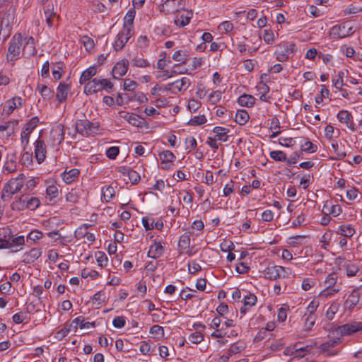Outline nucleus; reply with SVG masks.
<instances>
[{"label":"nucleus","mask_w":362,"mask_h":362,"mask_svg":"<svg viewBox=\"0 0 362 362\" xmlns=\"http://www.w3.org/2000/svg\"><path fill=\"white\" fill-rule=\"evenodd\" d=\"M124 118L134 127H136L142 130L148 129V122L145 118L141 117L140 115H124Z\"/></svg>","instance_id":"obj_9"},{"label":"nucleus","mask_w":362,"mask_h":362,"mask_svg":"<svg viewBox=\"0 0 362 362\" xmlns=\"http://www.w3.org/2000/svg\"><path fill=\"white\" fill-rule=\"evenodd\" d=\"M178 246L182 252L188 253L190 246V237L187 233L183 234L180 238Z\"/></svg>","instance_id":"obj_27"},{"label":"nucleus","mask_w":362,"mask_h":362,"mask_svg":"<svg viewBox=\"0 0 362 362\" xmlns=\"http://www.w3.org/2000/svg\"><path fill=\"white\" fill-rule=\"evenodd\" d=\"M113 88V84L107 79L94 78L88 81L84 86V93L87 95H91L103 90L110 92Z\"/></svg>","instance_id":"obj_1"},{"label":"nucleus","mask_w":362,"mask_h":362,"mask_svg":"<svg viewBox=\"0 0 362 362\" xmlns=\"http://www.w3.org/2000/svg\"><path fill=\"white\" fill-rule=\"evenodd\" d=\"M311 348L308 346L305 347H298L296 348V351L294 354V356L289 362H294L296 358H303L308 352L310 351Z\"/></svg>","instance_id":"obj_32"},{"label":"nucleus","mask_w":362,"mask_h":362,"mask_svg":"<svg viewBox=\"0 0 362 362\" xmlns=\"http://www.w3.org/2000/svg\"><path fill=\"white\" fill-rule=\"evenodd\" d=\"M319 306V303L315 300H312L306 308L305 315H317L315 312Z\"/></svg>","instance_id":"obj_50"},{"label":"nucleus","mask_w":362,"mask_h":362,"mask_svg":"<svg viewBox=\"0 0 362 362\" xmlns=\"http://www.w3.org/2000/svg\"><path fill=\"white\" fill-rule=\"evenodd\" d=\"M22 105V98L20 97H14L13 98L6 101L4 106V111L8 113L13 112L14 110L18 109Z\"/></svg>","instance_id":"obj_15"},{"label":"nucleus","mask_w":362,"mask_h":362,"mask_svg":"<svg viewBox=\"0 0 362 362\" xmlns=\"http://www.w3.org/2000/svg\"><path fill=\"white\" fill-rule=\"evenodd\" d=\"M186 149L189 151L196 148L197 146V141L194 136H189L185 139Z\"/></svg>","instance_id":"obj_52"},{"label":"nucleus","mask_w":362,"mask_h":362,"mask_svg":"<svg viewBox=\"0 0 362 362\" xmlns=\"http://www.w3.org/2000/svg\"><path fill=\"white\" fill-rule=\"evenodd\" d=\"M245 348L243 344H239L238 343L233 344L230 346L228 349V353L230 355L236 354L238 353L241 352Z\"/></svg>","instance_id":"obj_56"},{"label":"nucleus","mask_w":362,"mask_h":362,"mask_svg":"<svg viewBox=\"0 0 362 362\" xmlns=\"http://www.w3.org/2000/svg\"><path fill=\"white\" fill-rule=\"evenodd\" d=\"M88 233L86 230V227H78L74 233L75 238L78 240L85 239L86 234Z\"/></svg>","instance_id":"obj_62"},{"label":"nucleus","mask_w":362,"mask_h":362,"mask_svg":"<svg viewBox=\"0 0 362 362\" xmlns=\"http://www.w3.org/2000/svg\"><path fill=\"white\" fill-rule=\"evenodd\" d=\"M38 89L44 98H50L53 95V92L46 85L38 86Z\"/></svg>","instance_id":"obj_47"},{"label":"nucleus","mask_w":362,"mask_h":362,"mask_svg":"<svg viewBox=\"0 0 362 362\" xmlns=\"http://www.w3.org/2000/svg\"><path fill=\"white\" fill-rule=\"evenodd\" d=\"M336 233L345 238H351L355 234L356 230L350 224H342L338 227Z\"/></svg>","instance_id":"obj_22"},{"label":"nucleus","mask_w":362,"mask_h":362,"mask_svg":"<svg viewBox=\"0 0 362 362\" xmlns=\"http://www.w3.org/2000/svg\"><path fill=\"white\" fill-rule=\"evenodd\" d=\"M64 139V127L61 123L54 124L49 132L48 144L55 147L63 141Z\"/></svg>","instance_id":"obj_6"},{"label":"nucleus","mask_w":362,"mask_h":362,"mask_svg":"<svg viewBox=\"0 0 362 362\" xmlns=\"http://www.w3.org/2000/svg\"><path fill=\"white\" fill-rule=\"evenodd\" d=\"M257 301V298L253 293H250L245 296L243 299V305L240 308V313L245 315L247 311L250 310L253 306L255 305Z\"/></svg>","instance_id":"obj_13"},{"label":"nucleus","mask_w":362,"mask_h":362,"mask_svg":"<svg viewBox=\"0 0 362 362\" xmlns=\"http://www.w3.org/2000/svg\"><path fill=\"white\" fill-rule=\"evenodd\" d=\"M70 90V86L69 84L65 83H60L57 89V98L59 102L66 100L69 91Z\"/></svg>","instance_id":"obj_21"},{"label":"nucleus","mask_w":362,"mask_h":362,"mask_svg":"<svg viewBox=\"0 0 362 362\" xmlns=\"http://www.w3.org/2000/svg\"><path fill=\"white\" fill-rule=\"evenodd\" d=\"M263 40L267 44H272L274 42V35L271 29L264 30Z\"/></svg>","instance_id":"obj_51"},{"label":"nucleus","mask_w":362,"mask_h":362,"mask_svg":"<svg viewBox=\"0 0 362 362\" xmlns=\"http://www.w3.org/2000/svg\"><path fill=\"white\" fill-rule=\"evenodd\" d=\"M40 202L37 197L27 195V209L35 210L40 206Z\"/></svg>","instance_id":"obj_40"},{"label":"nucleus","mask_w":362,"mask_h":362,"mask_svg":"<svg viewBox=\"0 0 362 362\" xmlns=\"http://www.w3.org/2000/svg\"><path fill=\"white\" fill-rule=\"evenodd\" d=\"M23 187V182L18 179H12L6 183L2 189L1 198L4 202L10 200L13 194L18 192Z\"/></svg>","instance_id":"obj_5"},{"label":"nucleus","mask_w":362,"mask_h":362,"mask_svg":"<svg viewBox=\"0 0 362 362\" xmlns=\"http://www.w3.org/2000/svg\"><path fill=\"white\" fill-rule=\"evenodd\" d=\"M122 173L124 175H127L129 181L133 184L137 183L141 179L140 175L136 171L132 169H124Z\"/></svg>","instance_id":"obj_31"},{"label":"nucleus","mask_w":362,"mask_h":362,"mask_svg":"<svg viewBox=\"0 0 362 362\" xmlns=\"http://www.w3.org/2000/svg\"><path fill=\"white\" fill-rule=\"evenodd\" d=\"M360 331H362V322L346 323L337 328V332L341 336L351 335Z\"/></svg>","instance_id":"obj_7"},{"label":"nucleus","mask_w":362,"mask_h":362,"mask_svg":"<svg viewBox=\"0 0 362 362\" xmlns=\"http://www.w3.org/2000/svg\"><path fill=\"white\" fill-rule=\"evenodd\" d=\"M42 255L40 249L33 248L23 256V262L27 264L33 263Z\"/></svg>","instance_id":"obj_20"},{"label":"nucleus","mask_w":362,"mask_h":362,"mask_svg":"<svg viewBox=\"0 0 362 362\" xmlns=\"http://www.w3.org/2000/svg\"><path fill=\"white\" fill-rule=\"evenodd\" d=\"M126 323L125 318L122 316L115 317L112 321V325L116 328H122Z\"/></svg>","instance_id":"obj_63"},{"label":"nucleus","mask_w":362,"mask_h":362,"mask_svg":"<svg viewBox=\"0 0 362 362\" xmlns=\"http://www.w3.org/2000/svg\"><path fill=\"white\" fill-rule=\"evenodd\" d=\"M37 51L34 45L26 44L23 49V54L27 57L34 56Z\"/></svg>","instance_id":"obj_43"},{"label":"nucleus","mask_w":362,"mask_h":362,"mask_svg":"<svg viewBox=\"0 0 362 362\" xmlns=\"http://www.w3.org/2000/svg\"><path fill=\"white\" fill-rule=\"evenodd\" d=\"M132 64L136 67L144 68L150 66V64L140 57H136L132 59Z\"/></svg>","instance_id":"obj_46"},{"label":"nucleus","mask_w":362,"mask_h":362,"mask_svg":"<svg viewBox=\"0 0 362 362\" xmlns=\"http://www.w3.org/2000/svg\"><path fill=\"white\" fill-rule=\"evenodd\" d=\"M277 143L282 146L291 147L295 145L296 141L291 137L281 136L278 139Z\"/></svg>","instance_id":"obj_41"},{"label":"nucleus","mask_w":362,"mask_h":362,"mask_svg":"<svg viewBox=\"0 0 362 362\" xmlns=\"http://www.w3.org/2000/svg\"><path fill=\"white\" fill-rule=\"evenodd\" d=\"M332 148L334 153L336 155V159L340 160L346 157V153L344 151V146L339 145L335 141L332 143Z\"/></svg>","instance_id":"obj_30"},{"label":"nucleus","mask_w":362,"mask_h":362,"mask_svg":"<svg viewBox=\"0 0 362 362\" xmlns=\"http://www.w3.org/2000/svg\"><path fill=\"white\" fill-rule=\"evenodd\" d=\"M238 102L242 107H251L255 103V98L251 95L243 94L239 97Z\"/></svg>","instance_id":"obj_26"},{"label":"nucleus","mask_w":362,"mask_h":362,"mask_svg":"<svg viewBox=\"0 0 362 362\" xmlns=\"http://www.w3.org/2000/svg\"><path fill=\"white\" fill-rule=\"evenodd\" d=\"M345 23L336 25L333 26L329 32L333 39H340L346 37Z\"/></svg>","instance_id":"obj_17"},{"label":"nucleus","mask_w":362,"mask_h":362,"mask_svg":"<svg viewBox=\"0 0 362 362\" xmlns=\"http://www.w3.org/2000/svg\"><path fill=\"white\" fill-rule=\"evenodd\" d=\"M264 276L269 280L284 279L291 274L290 269L282 266L273 265L267 267L263 271Z\"/></svg>","instance_id":"obj_3"},{"label":"nucleus","mask_w":362,"mask_h":362,"mask_svg":"<svg viewBox=\"0 0 362 362\" xmlns=\"http://www.w3.org/2000/svg\"><path fill=\"white\" fill-rule=\"evenodd\" d=\"M124 89L128 91H133L137 87V83L129 78L125 79L124 82Z\"/></svg>","instance_id":"obj_57"},{"label":"nucleus","mask_w":362,"mask_h":362,"mask_svg":"<svg viewBox=\"0 0 362 362\" xmlns=\"http://www.w3.org/2000/svg\"><path fill=\"white\" fill-rule=\"evenodd\" d=\"M164 252V247L162 246L160 242L154 241V243L150 246L148 252V257L153 259H157L162 256Z\"/></svg>","instance_id":"obj_14"},{"label":"nucleus","mask_w":362,"mask_h":362,"mask_svg":"<svg viewBox=\"0 0 362 362\" xmlns=\"http://www.w3.org/2000/svg\"><path fill=\"white\" fill-rule=\"evenodd\" d=\"M79 192L76 189H71V192L66 194V200L69 202L76 203L79 198Z\"/></svg>","instance_id":"obj_45"},{"label":"nucleus","mask_w":362,"mask_h":362,"mask_svg":"<svg viewBox=\"0 0 362 362\" xmlns=\"http://www.w3.org/2000/svg\"><path fill=\"white\" fill-rule=\"evenodd\" d=\"M95 257L96 259L97 262L98 263V265L101 267H106L108 258L106 254L104 252L102 251H98L95 254Z\"/></svg>","instance_id":"obj_34"},{"label":"nucleus","mask_w":362,"mask_h":362,"mask_svg":"<svg viewBox=\"0 0 362 362\" xmlns=\"http://www.w3.org/2000/svg\"><path fill=\"white\" fill-rule=\"evenodd\" d=\"M215 137L220 141L226 142L228 140V134L230 132L228 128L223 127H215L213 129Z\"/></svg>","instance_id":"obj_19"},{"label":"nucleus","mask_w":362,"mask_h":362,"mask_svg":"<svg viewBox=\"0 0 362 362\" xmlns=\"http://www.w3.org/2000/svg\"><path fill=\"white\" fill-rule=\"evenodd\" d=\"M315 285V281L311 278H306L303 280L301 288L304 291H309Z\"/></svg>","instance_id":"obj_54"},{"label":"nucleus","mask_w":362,"mask_h":362,"mask_svg":"<svg viewBox=\"0 0 362 362\" xmlns=\"http://www.w3.org/2000/svg\"><path fill=\"white\" fill-rule=\"evenodd\" d=\"M46 194L49 197L50 199L55 198L58 196V188L55 185H50L47 187Z\"/></svg>","instance_id":"obj_61"},{"label":"nucleus","mask_w":362,"mask_h":362,"mask_svg":"<svg viewBox=\"0 0 362 362\" xmlns=\"http://www.w3.org/2000/svg\"><path fill=\"white\" fill-rule=\"evenodd\" d=\"M34 146L35 157L38 163H42L45 160L47 154L46 145L44 140L38 138L34 143Z\"/></svg>","instance_id":"obj_11"},{"label":"nucleus","mask_w":362,"mask_h":362,"mask_svg":"<svg viewBox=\"0 0 362 362\" xmlns=\"http://www.w3.org/2000/svg\"><path fill=\"white\" fill-rule=\"evenodd\" d=\"M358 117L354 118L351 120L350 124H349V129L351 131H355L358 129H362V115H358Z\"/></svg>","instance_id":"obj_35"},{"label":"nucleus","mask_w":362,"mask_h":362,"mask_svg":"<svg viewBox=\"0 0 362 362\" xmlns=\"http://www.w3.org/2000/svg\"><path fill=\"white\" fill-rule=\"evenodd\" d=\"M135 17V11L134 10H129L126 13L124 21V25L133 26L134 19Z\"/></svg>","instance_id":"obj_49"},{"label":"nucleus","mask_w":362,"mask_h":362,"mask_svg":"<svg viewBox=\"0 0 362 362\" xmlns=\"http://www.w3.org/2000/svg\"><path fill=\"white\" fill-rule=\"evenodd\" d=\"M70 327H71V325H69V326L66 325L64 328H62V329L58 331L56 333V337L59 340L63 339L64 337H66L69 334V332L71 331Z\"/></svg>","instance_id":"obj_60"},{"label":"nucleus","mask_w":362,"mask_h":362,"mask_svg":"<svg viewBox=\"0 0 362 362\" xmlns=\"http://www.w3.org/2000/svg\"><path fill=\"white\" fill-rule=\"evenodd\" d=\"M173 89L177 92L185 91L190 86V79L187 77L182 78L181 80H177L173 82Z\"/></svg>","instance_id":"obj_23"},{"label":"nucleus","mask_w":362,"mask_h":362,"mask_svg":"<svg viewBox=\"0 0 362 362\" xmlns=\"http://www.w3.org/2000/svg\"><path fill=\"white\" fill-rule=\"evenodd\" d=\"M337 273L332 272L328 274L323 282L325 289L320 293V295L327 297L339 292L341 289V286L337 284Z\"/></svg>","instance_id":"obj_4"},{"label":"nucleus","mask_w":362,"mask_h":362,"mask_svg":"<svg viewBox=\"0 0 362 362\" xmlns=\"http://www.w3.org/2000/svg\"><path fill=\"white\" fill-rule=\"evenodd\" d=\"M13 210L22 211L27 209V195H22L18 199L11 204Z\"/></svg>","instance_id":"obj_29"},{"label":"nucleus","mask_w":362,"mask_h":362,"mask_svg":"<svg viewBox=\"0 0 362 362\" xmlns=\"http://www.w3.org/2000/svg\"><path fill=\"white\" fill-rule=\"evenodd\" d=\"M150 333L153 334L157 338H160L164 335V329L163 327L156 325L150 328Z\"/></svg>","instance_id":"obj_48"},{"label":"nucleus","mask_w":362,"mask_h":362,"mask_svg":"<svg viewBox=\"0 0 362 362\" xmlns=\"http://www.w3.org/2000/svg\"><path fill=\"white\" fill-rule=\"evenodd\" d=\"M141 222L146 230H150L154 228V220L153 218H150L148 216L143 217Z\"/></svg>","instance_id":"obj_55"},{"label":"nucleus","mask_w":362,"mask_h":362,"mask_svg":"<svg viewBox=\"0 0 362 362\" xmlns=\"http://www.w3.org/2000/svg\"><path fill=\"white\" fill-rule=\"evenodd\" d=\"M341 342V339L339 338H335L332 339H329L324 343H322L319 349L320 351L324 354L327 356H335L337 354V351L333 348L338 345Z\"/></svg>","instance_id":"obj_10"},{"label":"nucleus","mask_w":362,"mask_h":362,"mask_svg":"<svg viewBox=\"0 0 362 362\" xmlns=\"http://www.w3.org/2000/svg\"><path fill=\"white\" fill-rule=\"evenodd\" d=\"M313 115H305L303 119H301L303 123L308 122L312 124H316L317 122L320 120V115H315L314 117H312Z\"/></svg>","instance_id":"obj_59"},{"label":"nucleus","mask_w":362,"mask_h":362,"mask_svg":"<svg viewBox=\"0 0 362 362\" xmlns=\"http://www.w3.org/2000/svg\"><path fill=\"white\" fill-rule=\"evenodd\" d=\"M129 61L123 59L118 62L113 67L112 71L115 78H119L124 76L128 70Z\"/></svg>","instance_id":"obj_12"},{"label":"nucleus","mask_w":362,"mask_h":362,"mask_svg":"<svg viewBox=\"0 0 362 362\" xmlns=\"http://www.w3.org/2000/svg\"><path fill=\"white\" fill-rule=\"evenodd\" d=\"M360 297L361 295L359 294V291L353 290L345 302L346 307L349 310L354 309L359 303Z\"/></svg>","instance_id":"obj_18"},{"label":"nucleus","mask_w":362,"mask_h":362,"mask_svg":"<svg viewBox=\"0 0 362 362\" xmlns=\"http://www.w3.org/2000/svg\"><path fill=\"white\" fill-rule=\"evenodd\" d=\"M270 157L276 161L286 162L287 160L286 154L282 151H272L270 152Z\"/></svg>","instance_id":"obj_37"},{"label":"nucleus","mask_w":362,"mask_h":362,"mask_svg":"<svg viewBox=\"0 0 362 362\" xmlns=\"http://www.w3.org/2000/svg\"><path fill=\"white\" fill-rule=\"evenodd\" d=\"M317 320V315H304L303 316V320H304V325H303V329L306 332H310L312 330L313 326L315 324Z\"/></svg>","instance_id":"obj_28"},{"label":"nucleus","mask_w":362,"mask_h":362,"mask_svg":"<svg viewBox=\"0 0 362 362\" xmlns=\"http://www.w3.org/2000/svg\"><path fill=\"white\" fill-rule=\"evenodd\" d=\"M119 153V148L117 146H112L107 148L106 156L110 159H115Z\"/></svg>","instance_id":"obj_58"},{"label":"nucleus","mask_w":362,"mask_h":362,"mask_svg":"<svg viewBox=\"0 0 362 362\" xmlns=\"http://www.w3.org/2000/svg\"><path fill=\"white\" fill-rule=\"evenodd\" d=\"M207 122L204 115H199L194 117L187 122V124L192 126H199Z\"/></svg>","instance_id":"obj_36"},{"label":"nucleus","mask_w":362,"mask_h":362,"mask_svg":"<svg viewBox=\"0 0 362 362\" xmlns=\"http://www.w3.org/2000/svg\"><path fill=\"white\" fill-rule=\"evenodd\" d=\"M127 37H120V33H119L117 35V39L113 44V47L115 51L122 50L125 46L126 43L129 41Z\"/></svg>","instance_id":"obj_33"},{"label":"nucleus","mask_w":362,"mask_h":362,"mask_svg":"<svg viewBox=\"0 0 362 362\" xmlns=\"http://www.w3.org/2000/svg\"><path fill=\"white\" fill-rule=\"evenodd\" d=\"M160 159L161 160V164L164 165L162 167L163 169H167L170 168V163H172L175 158V156L170 151H164L159 154Z\"/></svg>","instance_id":"obj_16"},{"label":"nucleus","mask_w":362,"mask_h":362,"mask_svg":"<svg viewBox=\"0 0 362 362\" xmlns=\"http://www.w3.org/2000/svg\"><path fill=\"white\" fill-rule=\"evenodd\" d=\"M22 46V38L20 34L14 35L9 42L8 52L9 55L11 56V60L13 58H17L21 54Z\"/></svg>","instance_id":"obj_8"},{"label":"nucleus","mask_w":362,"mask_h":362,"mask_svg":"<svg viewBox=\"0 0 362 362\" xmlns=\"http://www.w3.org/2000/svg\"><path fill=\"white\" fill-rule=\"evenodd\" d=\"M103 195L106 202H110L115 197V189L107 186L102 189Z\"/></svg>","instance_id":"obj_39"},{"label":"nucleus","mask_w":362,"mask_h":362,"mask_svg":"<svg viewBox=\"0 0 362 362\" xmlns=\"http://www.w3.org/2000/svg\"><path fill=\"white\" fill-rule=\"evenodd\" d=\"M99 127L98 122H90L86 119H78L75 124L76 132L84 136H93L98 134Z\"/></svg>","instance_id":"obj_2"},{"label":"nucleus","mask_w":362,"mask_h":362,"mask_svg":"<svg viewBox=\"0 0 362 362\" xmlns=\"http://www.w3.org/2000/svg\"><path fill=\"white\" fill-rule=\"evenodd\" d=\"M97 73V69L95 66H90L87 69L83 71L79 82L81 84L86 83V81H89L93 76Z\"/></svg>","instance_id":"obj_25"},{"label":"nucleus","mask_w":362,"mask_h":362,"mask_svg":"<svg viewBox=\"0 0 362 362\" xmlns=\"http://www.w3.org/2000/svg\"><path fill=\"white\" fill-rule=\"evenodd\" d=\"M120 37H127L129 40L134 34L133 26L123 25L122 29L119 31Z\"/></svg>","instance_id":"obj_42"},{"label":"nucleus","mask_w":362,"mask_h":362,"mask_svg":"<svg viewBox=\"0 0 362 362\" xmlns=\"http://www.w3.org/2000/svg\"><path fill=\"white\" fill-rule=\"evenodd\" d=\"M188 339L193 344H199L204 340V336L202 333L195 332L189 334Z\"/></svg>","instance_id":"obj_44"},{"label":"nucleus","mask_w":362,"mask_h":362,"mask_svg":"<svg viewBox=\"0 0 362 362\" xmlns=\"http://www.w3.org/2000/svg\"><path fill=\"white\" fill-rule=\"evenodd\" d=\"M79 170L73 168L69 171L65 170L62 174V180L66 183L70 184L79 175Z\"/></svg>","instance_id":"obj_24"},{"label":"nucleus","mask_w":362,"mask_h":362,"mask_svg":"<svg viewBox=\"0 0 362 362\" xmlns=\"http://www.w3.org/2000/svg\"><path fill=\"white\" fill-rule=\"evenodd\" d=\"M300 148L303 151L307 153H314L317 151V146L313 144L310 141L306 140L303 144H301Z\"/></svg>","instance_id":"obj_38"},{"label":"nucleus","mask_w":362,"mask_h":362,"mask_svg":"<svg viewBox=\"0 0 362 362\" xmlns=\"http://www.w3.org/2000/svg\"><path fill=\"white\" fill-rule=\"evenodd\" d=\"M250 119V115H235V121L240 125L245 124Z\"/></svg>","instance_id":"obj_64"},{"label":"nucleus","mask_w":362,"mask_h":362,"mask_svg":"<svg viewBox=\"0 0 362 362\" xmlns=\"http://www.w3.org/2000/svg\"><path fill=\"white\" fill-rule=\"evenodd\" d=\"M39 122L37 117H33L25 125L24 130L31 133Z\"/></svg>","instance_id":"obj_53"}]
</instances>
